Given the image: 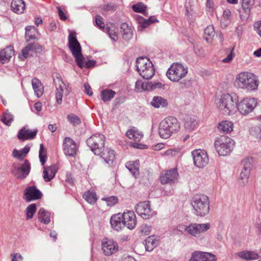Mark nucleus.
Segmentation results:
<instances>
[{"instance_id":"1","label":"nucleus","mask_w":261,"mask_h":261,"mask_svg":"<svg viewBox=\"0 0 261 261\" xmlns=\"http://www.w3.org/2000/svg\"><path fill=\"white\" fill-rule=\"evenodd\" d=\"M68 47L79 67L82 68L85 67L90 68L95 66L96 62L94 60H88L84 62V58L82 54V47L76 38L75 32L70 33L68 36Z\"/></svg>"},{"instance_id":"2","label":"nucleus","mask_w":261,"mask_h":261,"mask_svg":"<svg viewBox=\"0 0 261 261\" xmlns=\"http://www.w3.org/2000/svg\"><path fill=\"white\" fill-rule=\"evenodd\" d=\"M238 101V96L236 93H226L221 96L217 105L222 113L229 115L236 112Z\"/></svg>"},{"instance_id":"3","label":"nucleus","mask_w":261,"mask_h":261,"mask_svg":"<svg viewBox=\"0 0 261 261\" xmlns=\"http://www.w3.org/2000/svg\"><path fill=\"white\" fill-rule=\"evenodd\" d=\"M191 203L194 210V214L197 216L203 217L209 213L210 201L208 197L206 195H194Z\"/></svg>"},{"instance_id":"4","label":"nucleus","mask_w":261,"mask_h":261,"mask_svg":"<svg viewBox=\"0 0 261 261\" xmlns=\"http://www.w3.org/2000/svg\"><path fill=\"white\" fill-rule=\"evenodd\" d=\"M236 83L241 89L249 91L256 90L259 84L257 76L249 72H242L238 74Z\"/></svg>"},{"instance_id":"5","label":"nucleus","mask_w":261,"mask_h":261,"mask_svg":"<svg viewBox=\"0 0 261 261\" xmlns=\"http://www.w3.org/2000/svg\"><path fill=\"white\" fill-rule=\"evenodd\" d=\"M179 129L180 125L177 119L173 117H168L160 123L159 134L162 138L168 139L173 134L177 133Z\"/></svg>"},{"instance_id":"6","label":"nucleus","mask_w":261,"mask_h":261,"mask_svg":"<svg viewBox=\"0 0 261 261\" xmlns=\"http://www.w3.org/2000/svg\"><path fill=\"white\" fill-rule=\"evenodd\" d=\"M136 67L137 70L144 79H150L154 74L153 65L147 58H138L136 61Z\"/></svg>"},{"instance_id":"7","label":"nucleus","mask_w":261,"mask_h":261,"mask_svg":"<svg viewBox=\"0 0 261 261\" xmlns=\"http://www.w3.org/2000/svg\"><path fill=\"white\" fill-rule=\"evenodd\" d=\"M234 142L232 139L226 136L217 137L215 141V147L220 155L225 156L232 151Z\"/></svg>"},{"instance_id":"8","label":"nucleus","mask_w":261,"mask_h":261,"mask_svg":"<svg viewBox=\"0 0 261 261\" xmlns=\"http://www.w3.org/2000/svg\"><path fill=\"white\" fill-rule=\"evenodd\" d=\"M188 73V68L179 63H174L168 68L166 75L172 82H178Z\"/></svg>"},{"instance_id":"9","label":"nucleus","mask_w":261,"mask_h":261,"mask_svg":"<svg viewBox=\"0 0 261 261\" xmlns=\"http://www.w3.org/2000/svg\"><path fill=\"white\" fill-rule=\"evenodd\" d=\"M105 141L104 135L101 134H96L87 140V144L94 154L99 155L103 150Z\"/></svg>"},{"instance_id":"10","label":"nucleus","mask_w":261,"mask_h":261,"mask_svg":"<svg viewBox=\"0 0 261 261\" xmlns=\"http://www.w3.org/2000/svg\"><path fill=\"white\" fill-rule=\"evenodd\" d=\"M257 105L254 98H246L238 102L237 109L243 115H247L253 111Z\"/></svg>"},{"instance_id":"11","label":"nucleus","mask_w":261,"mask_h":261,"mask_svg":"<svg viewBox=\"0 0 261 261\" xmlns=\"http://www.w3.org/2000/svg\"><path fill=\"white\" fill-rule=\"evenodd\" d=\"M194 165L198 168H203L209 162L207 152L204 150L196 149L192 152Z\"/></svg>"},{"instance_id":"12","label":"nucleus","mask_w":261,"mask_h":261,"mask_svg":"<svg viewBox=\"0 0 261 261\" xmlns=\"http://www.w3.org/2000/svg\"><path fill=\"white\" fill-rule=\"evenodd\" d=\"M136 213L143 219H149L154 215V212L151 208L149 201L141 202L137 204L135 207Z\"/></svg>"},{"instance_id":"13","label":"nucleus","mask_w":261,"mask_h":261,"mask_svg":"<svg viewBox=\"0 0 261 261\" xmlns=\"http://www.w3.org/2000/svg\"><path fill=\"white\" fill-rule=\"evenodd\" d=\"M210 228L208 223H191L185 226V230L189 234L196 238L200 237V234L206 231Z\"/></svg>"},{"instance_id":"14","label":"nucleus","mask_w":261,"mask_h":261,"mask_svg":"<svg viewBox=\"0 0 261 261\" xmlns=\"http://www.w3.org/2000/svg\"><path fill=\"white\" fill-rule=\"evenodd\" d=\"M101 248L105 255L110 256L118 251V246L113 240L104 238L102 241Z\"/></svg>"},{"instance_id":"15","label":"nucleus","mask_w":261,"mask_h":261,"mask_svg":"<svg viewBox=\"0 0 261 261\" xmlns=\"http://www.w3.org/2000/svg\"><path fill=\"white\" fill-rule=\"evenodd\" d=\"M253 159L251 157L246 158L242 161L243 168L240 173V179L243 180V182L245 184L247 182L248 179L250 174V171L252 169Z\"/></svg>"},{"instance_id":"16","label":"nucleus","mask_w":261,"mask_h":261,"mask_svg":"<svg viewBox=\"0 0 261 261\" xmlns=\"http://www.w3.org/2000/svg\"><path fill=\"white\" fill-rule=\"evenodd\" d=\"M31 167L30 162L28 160H25L19 167L13 171V173L17 178L24 179L29 175Z\"/></svg>"},{"instance_id":"17","label":"nucleus","mask_w":261,"mask_h":261,"mask_svg":"<svg viewBox=\"0 0 261 261\" xmlns=\"http://www.w3.org/2000/svg\"><path fill=\"white\" fill-rule=\"evenodd\" d=\"M124 226L129 229H133L137 224V219L135 213L126 210L122 214Z\"/></svg>"},{"instance_id":"18","label":"nucleus","mask_w":261,"mask_h":261,"mask_svg":"<svg viewBox=\"0 0 261 261\" xmlns=\"http://www.w3.org/2000/svg\"><path fill=\"white\" fill-rule=\"evenodd\" d=\"M24 199L27 202L41 198L43 195L35 186H30L26 188L24 193Z\"/></svg>"},{"instance_id":"19","label":"nucleus","mask_w":261,"mask_h":261,"mask_svg":"<svg viewBox=\"0 0 261 261\" xmlns=\"http://www.w3.org/2000/svg\"><path fill=\"white\" fill-rule=\"evenodd\" d=\"M63 150L66 156H74L77 151L76 143L70 138L66 137L63 143Z\"/></svg>"},{"instance_id":"20","label":"nucleus","mask_w":261,"mask_h":261,"mask_svg":"<svg viewBox=\"0 0 261 261\" xmlns=\"http://www.w3.org/2000/svg\"><path fill=\"white\" fill-rule=\"evenodd\" d=\"M178 174L176 169L166 171L160 177L162 184L174 183L177 180Z\"/></svg>"},{"instance_id":"21","label":"nucleus","mask_w":261,"mask_h":261,"mask_svg":"<svg viewBox=\"0 0 261 261\" xmlns=\"http://www.w3.org/2000/svg\"><path fill=\"white\" fill-rule=\"evenodd\" d=\"M190 261H216L215 256L208 252L194 251L191 255Z\"/></svg>"},{"instance_id":"22","label":"nucleus","mask_w":261,"mask_h":261,"mask_svg":"<svg viewBox=\"0 0 261 261\" xmlns=\"http://www.w3.org/2000/svg\"><path fill=\"white\" fill-rule=\"evenodd\" d=\"M54 82L56 86V99L58 104H61L62 101L63 91L65 84L61 76H56L54 78Z\"/></svg>"},{"instance_id":"23","label":"nucleus","mask_w":261,"mask_h":261,"mask_svg":"<svg viewBox=\"0 0 261 261\" xmlns=\"http://www.w3.org/2000/svg\"><path fill=\"white\" fill-rule=\"evenodd\" d=\"M14 55V50L12 46H8L0 50V64H4L9 62L10 59Z\"/></svg>"},{"instance_id":"24","label":"nucleus","mask_w":261,"mask_h":261,"mask_svg":"<svg viewBox=\"0 0 261 261\" xmlns=\"http://www.w3.org/2000/svg\"><path fill=\"white\" fill-rule=\"evenodd\" d=\"M37 132V129L32 130L28 129L27 126H24L18 132L17 137L19 140L22 141L32 140L36 137Z\"/></svg>"},{"instance_id":"25","label":"nucleus","mask_w":261,"mask_h":261,"mask_svg":"<svg viewBox=\"0 0 261 261\" xmlns=\"http://www.w3.org/2000/svg\"><path fill=\"white\" fill-rule=\"evenodd\" d=\"M112 227L116 231L121 230L125 226L122 215L120 213L113 215L110 219Z\"/></svg>"},{"instance_id":"26","label":"nucleus","mask_w":261,"mask_h":261,"mask_svg":"<svg viewBox=\"0 0 261 261\" xmlns=\"http://www.w3.org/2000/svg\"><path fill=\"white\" fill-rule=\"evenodd\" d=\"M41 49V46L38 43H29L25 47H24L22 51L21 54L19 55V58L21 61H24L29 56L30 51H36Z\"/></svg>"},{"instance_id":"27","label":"nucleus","mask_w":261,"mask_h":261,"mask_svg":"<svg viewBox=\"0 0 261 261\" xmlns=\"http://www.w3.org/2000/svg\"><path fill=\"white\" fill-rule=\"evenodd\" d=\"M135 19L139 24V27L141 28H146L151 24L158 22V20L154 16H150L148 19H146L140 15L136 16Z\"/></svg>"},{"instance_id":"28","label":"nucleus","mask_w":261,"mask_h":261,"mask_svg":"<svg viewBox=\"0 0 261 261\" xmlns=\"http://www.w3.org/2000/svg\"><path fill=\"white\" fill-rule=\"evenodd\" d=\"M25 4L23 0H12L11 8L12 11L17 14H22L25 9Z\"/></svg>"},{"instance_id":"29","label":"nucleus","mask_w":261,"mask_h":261,"mask_svg":"<svg viewBox=\"0 0 261 261\" xmlns=\"http://www.w3.org/2000/svg\"><path fill=\"white\" fill-rule=\"evenodd\" d=\"M56 172L57 169L55 165L44 167L43 176L44 180L46 182L50 181L55 177Z\"/></svg>"},{"instance_id":"30","label":"nucleus","mask_w":261,"mask_h":261,"mask_svg":"<svg viewBox=\"0 0 261 261\" xmlns=\"http://www.w3.org/2000/svg\"><path fill=\"white\" fill-rule=\"evenodd\" d=\"M99 155L104 160L106 163L109 165H112L113 164V161L115 159L114 150H111L109 148H105V147H103V150L101 153Z\"/></svg>"},{"instance_id":"31","label":"nucleus","mask_w":261,"mask_h":261,"mask_svg":"<svg viewBox=\"0 0 261 261\" xmlns=\"http://www.w3.org/2000/svg\"><path fill=\"white\" fill-rule=\"evenodd\" d=\"M32 85L35 95L38 97H41L43 94L44 88L40 81L37 78H34L32 80Z\"/></svg>"},{"instance_id":"32","label":"nucleus","mask_w":261,"mask_h":261,"mask_svg":"<svg viewBox=\"0 0 261 261\" xmlns=\"http://www.w3.org/2000/svg\"><path fill=\"white\" fill-rule=\"evenodd\" d=\"M218 128L221 133H230L233 130V124L231 121L224 120L219 123Z\"/></svg>"},{"instance_id":"33","label":"nucleus","mask_w":261,"mask_h":261,"mask_svg":"<svg viewBox=\"0 0 261 261\" xmlns=\"http://www.w3.org/2000/svg\"><path fill=\"white\" fill-rule=\"evenodd\" d=\"M239 257L246 260H253L257 259L259 255L257 253L252 251H243L238 253Z\"/></svg>"},{"instance_id":"34","label":"nucleus","mask_w":261,"mask_h":261,"mask_svg":"<svg viewBox=\"0 0 261 261\" xmlns=\"http://www.w3.org/2000/svg\"><path fill=\"white\" fill-rule=\"evenodd\" d=\"M38 218L41 223L47 224L50 222V213L41 207L38 212Z\"/></svg>"},{"instance_id":"35","label":"nucleus","mask_w":261,"mask_h":261,"mask_svg":"<svg viewBox=\"0 0 261 261\" xmlns=\"http://www.w3.org/2000/svg\"><path fill=\"white\" fill-rule=\"evenodd\" d=\"M120 32L123 39L125 40H130L133 36L132 30L128 24L126 23H123L120 27Z\"/></svg>"},{"instance_id":"36","label":"nucleus","mask_w":261,"mask_h":261,"mask_svg":"<svg viewBox=\"0 0 261 261\" xmlns=\"http://www.w3.org/2000/svg\"><path fill=\"white\" fill-rule=\"evenodd\" d=\"M126 135L129 139L135 141H140L143 136V134L135 127L128 130L126 132Z\"/></svg>"},{"instance_id":"37","label":"nucleus","mask_w":261,"mask_h":261,"mask_svg":"<svg viewBox=\"0 0 261 261\" xmlns=\"http://www.w3.org/2000/svg\"><path fill=\"white\" fill-rule=\"evenodd\" d=\"M126 167L136 177L139 174L138 161L128 162L126 163Z\"/></svg>"},{"instance_id":"38","label":"nucleus","mask_w":261,"mask_h":261,"mask_svg":"<svg viewBox=\"0 0 261 261\" xmlns=\"http://www.w3.org/2000/svg\"><path fill=\"white\" fill-rule=\"evenodd\" d=\"M151 105L155 108H163L167 106L168 102L167 100L162 97L154 96L151 102Z\"/></svg>"},{"instance_id":"39","label":"nucleus","mask_w":261,"mask_h":261,"mask_svg":"<svg viewBox=\"0 0 261 261\" xmlns=\"http://www.w3.org/2000/svg\"><path fill=\"white\" fill-rule=\"evenodd\" d=\"M197 124V122L196 119L194 116H186L184 123L185 127L186 129L189 130H192L194 129Z\"/></svg>"},{"instance_id":"40","label":"nucleus","mask_w":261,"mask_h":261,"mask_svg":"<svg viewBox=\"0 0 261 261\" xmlns=\"http://www.w3.org/2000/svg\"><path fill=\"white\" fill-rule=\"evenodd\" d=\"M116 94V92L111 89H105L101 91L100 96L104 102L110 101Z\"/></svg>"},{"instance_id":"41","label":"nucleus","mask_w":261,"mask_h":261,"mask_svg":"<svg viewBox=\"0 0 261 261\" xmlns=\"http://www.w3.org/2000/svg\"><path fill=\"white\" fill-rule=\"evenodd\" d=\"M145 249L147 251H151L157 245V241L153 236L148 237L145 240Z\"/></svg>"},{"instance_id":"42","label":"nucleus","mask_w":261,"mask_h":261,"mask_svg":"<svg viewBox=\"0 0 261 261\" xmlns=\"http://www.w3.org/2000/svg\"><path fill=\"white\" fill-rule=\"evenodd\" d=\"M37 33L36 29L34 27L28 26L25 28V39L27 41L36 38Z\"/></svg>"},{"instance_id":"43","label":"nucleus","mask_w":261,"mask_h":261,"mask_svg":"<svg viewBox=\"0 0 261 261\" xmlns=\"http://www.w3.org/2000/svg\"><path fill=\"white\" fill-rule=\"evenodd\" d=\"M30 150V147L28 145H26L21 150H18L16 149L13 151V156L18 159H21L22 157L25 156L29 152Z\"/></svg>"},{"instance_id":"44","label":"nucleus","mask_w":261,"mask_h":261,"mask_svg":"<svg viewBox=\"0 0 261 261\" xmlns=\"http://www.w3.org/2000/svg\"><path fill=\"white\" fill-rule=\"evenodd\" d=\"M215 34V32L213 26L208 25L204 30V38L207 42H209L212 40Z\"/></svg>"},{"instance_id":"45","label":"nucleus","mask_w":261,"mask_h":261,"mask_svg":"<svg viewBox=\"0 0 261 261\" xmlns=\"http://www.w3.org/2000/svg\"><path fill=\"white\" fill-rule=\"evenodd\" d=\"M83 198L89 203L94 204L96 202L97 196L94 191H87L83 194Z\"/></svg>"},{"instance_id":"46","label":"nucleus","mask_w":261,"mask_h":261,"mask_svg":"<svg viewBox=\"0 0 261 261\" xmlns=\"http://www.w3.org/2000/svg\"><path fill=\"white\" fill-rule=\"evenodd\" d=\"M37 210V206L35 203L30 204L25 210L26 219L30 220L33 218Z\"/></svg>"},{"instance_id":"47","label":"nucleus","mask_w":261,"mask_h":261,"mask_svg":"<svg viewBox=\"0 0 261 261\" xmlns=\"http://www.w3.org/2000/svg\"><path fill=\"white\" fill-rule=\"evenodd\" d=\"M150 82H143L142 81H137L135 84V90L137 92L144 90H149Z\"/></svg>"},{"instance_id":"48","label":"nucleus","mask_w":261,"mask_h":261,"mask_svg":"<svg viewBox=\"0 0 261 261\" xmlns=\"http://www.w3.org/2000/svg\"><path fill=\"white\" fill-rule=\"evenodd\" d=\"M39 157L40 162L42 165H44L46 161V152L42 144L40 145V149L39 152Z\"/></svg>"},{"instance_id":"49","label":"nucleus","mask_w":261,"mask_h":261,"mask_svg":"<svg viewBox=\"0 0 261 261\" xmlns=\"http://www.w3.org/2000/svg\"><path fill=\"white\" fill-rule=\"evenodd\" d=\"M14 116L8 110L4 114L2 121L7 125H10L12 121L13 120Z\"/></svg>"},{"instance_id":"50","label":"nucleus","mask_w":261,"mask_h":261,"mask_svg":"<svg viewBox=\"0 0 261 261\" xmlns=\"http://www.w3.org/2000/svg\"><path fill=\"white\" fill-rule=\"evenodd\" d=\"M251 0H242V7L245 13L248 16L249 15L251 6Z\"/></svg>"},{"instance_id":"51","label":"nucleus","mask_w":261,"mask_h":261,"mask_svg":"<svg viewBox=\"0 0 261 261\" xmlns=\"http://www.w3.org/2000/svg\"><path fill=\"white\" fill-rule=\"evenodd\" d=\"M234 47L231 48H227L226 49V53H227V57L222 60V62L224 63H230L234 57V54L233 50Z\"/></svg>"},{"instance_id":"52","label":"nucleus","mask_w":261,"mask_h":261,"mask_svg":"<svg viewBox=\"0 0 261 261\" xmlns=\"http://www.w3.org/2000/svg\"><path fill=\"white\" fill-rule=\"evenodd\" d=\"M68 121L73 125H77L81 123L80 118L73 114H69L67 117Z\"/></svg>"},{"instance_id":"53","label":"nucleus","mask_w":261,"mask_h":261,"mask_svg":"<svg viewBox=\"0 0 261 261\" xmlns=\"http://www.w3.org/2000/svg\"><path fill=\"white\" fill-rule=\"evenodd\" d=\"M134 12L138 13H144L146 9V6L142 3H139L132 6Z\"/></svg>"},{"instance_id":"54","label":"nucleus","mask_w":261,"mask_h":261,"mask_svg":"<svg viewBox=\"0 0 261 261\" xmlns=\"http://www.w3.org/2000/svg\"><path fill=\"white\" fill-rule=\"evenodd\" d=\"M103 200L106 201L108 206H112L115 205L118 202V198L116 196H111L102 198Z\"/></svg>"},{"instance_id":"55","label":"nucleus","mask_w":261,"mask_h":261,"mask_svg":"<svg viewBox=\"0 0 261 261\" xmlns=\"http://www.w3.org/2000/svg\"><path fill=\"white\" fill-rule=\"evenodd\" d=\"M250 133L252 135L261 139V126H255L250 129Z\"/></svg>"},{"instance_id":"56","label":"nucleus","mask_w":261,"mask_h":261,"mask_svg":"<svg viewBox=\"0 0 261 261\" xmlns=\"http://www.w3.org/2000/svg\"><path fill=\"white\" fill-rule=\"evenodd\" d=\"M151 229L152 228L150 226H148L146 224H143L140 227V231L142 233L145 235H148L150 233Z\"/></svg>"},{"instance_id":"57","label":"nucleus","mask_w":261,"mask_h":261,"mask_svg":"<svg viewBox=\"0 0 261 261\" xmlns=\"http://www.w3.org/2000/svg\"><path fill=\"white\" fill-rule=\"evenodd\" d=\"M106 29L110 37L114 41H117L118 37L116 32H115L114 31L111 29L110 27H107Z\"/></svg>"},{"instance_id":"58","label":"nucleus","mask_w":261,"mask_h":261,"mask_svg":"<svg viewBox=\"0 0 261 261\" xmlns=\"http://www.w3.org/2000/svg\"><path fill=\"white\" fill-rule=\"evenodd\" d=\"M102 17L99 15H97L95 16V22L96 25L101 29L105 28V24L102 21Z\"/></svg>"},{"instance_id":"59","label":"nucleus","mask_w":261,"mask_h":261,"mask_svg":"<svg viewBox=\"0 0 261 261\" xmlns=\"http://www.w3.org/2000/svg\"><path fill=\"white\" fill-rule=\"evenodd\" d=\"M85 88L84 92L89 96H92L93 92L92 89L88 83H85L84 84Z\"/></svg>"},{"instance_id":"60","label":"nucleus","mask_w":261,"mask_h":261,"mask_svg":"<svg viewBox=\"0 0 261 261\" xmlns=\"http://www.w3.org/2000/svg\"><path fill=\"white\" fill-rule=\"evenodd\" d=\"M163 86V85L160 83V82H156L155 83L152 84L151 82H150L149 84V87L150 89H154L156 88H161Z\"/></svg>"},{"instance_id":"61","label":"nucleus","mask_w":261,"mask_h":261,"mask_svg":"<svg viewBox=\"0 0 261 261\" xmlns=\"http://www.w3.org/2000/svg\"><path fill=\"white\" fill-rule=\"evenodd\" d=\"M57 9H58V14L60 17V18L61 20H66L67 19V17L66 16L65 13L63 12V11L61 9V7H58L57 8Z\"/></svg>"},{"instance_id":"62","label":"nucleus","mask_w":261,"mask_h":261,"mask_svg":"<svg viewBox=\"0 0 261 261\" xmlns=\"http://www.w3.org/2000/svg\"><path fill=\"white\" fill-rule=\"evenodd\" d=\"M116 6L114 4H108L103 6V9L106 11H111L115 8Z\"/></svg>"},{"instance_id":"63","label":"nucleus","mask_w":261,"mask_h":261,"mask_svg":"<svg viewBox=\"0 0 261 261\" xmlns=\"http://www.w3.org/2000/svg\"><path fill=\"white\" fill-rule=\"evenodd\" d=\"M34 108L38 112H40L42 110V103L40 102H37L34 104Z\"/></svg>"},{"instance_id":"64","label":"nucleus","mask_w":261,"mask_h":261,"mask_svg":"<svg viewBox=\"0 0 261 261\" xmlns=\"http://www.w3.org/2000/svg\"><path fill=\"white\" fill-rule=\"evenodd\" d=\"M121 261H137L134 257L127 256L122 258Z\"/></svg>"}]
</instances>
